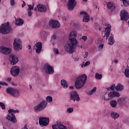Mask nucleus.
Masks as SVG:
<instances>
[{"mask_svg":"<svg viewBox=\"0 0 129 129\" xmlns=\"http://www.w3.org/2000/svg\"><path fill=\"white\" fill-rule=\"evenodd\" d=\"M48 35H49V33L47 31L41 30L39 33V38L41 40H46V38L48 37Z\"/></svg>","mask_w":129,"mask_h":129,"instance_id":"21","label":"nucleus"},{"mask_svg":"<svg viewBox=\"0 0 129 129\" xmlns=\"http://www.w3.org/2000/svg\"><path fill=\"white\" fill-rule=\"evenodd\" d=\"M73 86H70V89H71L72 90H73Z\"/></svg>","mask_w":129,"mask_h":129,"instance_id":"59","label":"nucleus"},{"mask_svg":"<svg viewBox=\"0 0 129 129\" xmlns=\"http://www.w3.org/2000/svg\"><path fill=\"white\" fill-rule=\"evenodd\" d=\"M75 61H78V60H79V58L78 57H76L75 58Z\"/></svg>","mask_w":129,"mask_h":129,"instance_id":"57","label":"nucleus"},{"mask_svg":"<svg viewBox=\"0 0 129 129\" xmlns=\"http://www.w3.org/2000/svg\"><path fill=\"white\" fill-rule=\"evenodd\" d=\"M37 9H38V8H37V7H36V8H34V11H37Z\"/></svg>","mask_w":129,"mask_h":129,"instance_id":"61","label":"nucleus"},{"mask_svg":"<svg viewBox=\"0 0 129 129\" xmlns=\"http://www.w3.org/2000/svg\"><path fill=\"white\" fill-rule=\"evenodd\" d=\"M34 48L37 54H40L42 51V42H39L34 45Z\"/></svg>","mask_w":129,"mask_h":129,"instance_id":"20","label":"nucleus"},{"mask_svg":"<svg viewBox=\"0 0 129 129\" xmlns=\"http://www.w3.org/2000/svg\"><path fill=\"white\" fill-rule=\"evenodd\" d=\"M78 42L75 41H70V42L67 43L64 45V51L68 54H73L77 48Z\"/></svg>","mask_w":129,"mask_h":129,"instance_id":"2","label":"nucleus"},{"mask_svg":"<svg viewBox=\"0 0 129 129\" xmlns=\"http://www.w3.org/2000/svg\"><path fill=\"white\" fill-rule=\"evenodd\" d=\"M102 99H103V100H111V99L110 98V97H109V94H105L104 95L102 96Z\"/></svg>","mask_w":129,"mask_h":129,"instance_id":"32","label":"nucleus"},{"mask_svg":"<svg viewBox=\"0 0 129 129\" xmlns=\"http://www.w3.org/2000/svg\"><path fill=\"white\" fill-rule=\"evenodd\" d=\"M120 20L121 21H127L129 19V14L128 12L125 10H122L120 14Z\"/></svg>","mask_w":129,"mask_h":129,"instance_id":"13","label":"nucleus"},{"mask_svg":"<svg viewBox=\"0 0 129 129\" xmlns=\"http://www.w3.org/2000/svg\"><path fill=\"white\" fill-rule=\"evenodd\" d=\"M6 119H8L9 121H11L13 123H16L17 121V118L15 114L11 112H9V114L6 116Z\"/></svg>","mask_w":129,"mask_h":129,"instance_id":"14","label":"nucleus"},{"mask_svg":"<svg viewBox=\"0 0 129 129\" xmlns=\"http://www.w3.org/2000/svg\"><path fill=\"white\" fill-rule=\"evenodd\" d=\"M88 0H83V2H84L85 3H86V2H87Z\"/></svg>","mask_w":129,"mask_h":129,"instance_id":"62","label":"nucleus"},{"mask_svg":"<svg viewBox=\"0 0 129 129\" xmlns=\"http://www.w3.org/2000/svg\"><path fill=\"white\" fill-rule=\"evenodd\" d=\"M12 85H15V84H14V83H12Z\"/></svg>","mask_w":129,"mask_h":129,"instance_id":"64","label":"nucleus"},{"mask_svg":"<svg viewBox=\"0 0 129 129\" xmlns=\"http://www.w3.org/2000/svg\"><path fill=\"white\" fill-rule=\"evenodd\" d=\"M15 23L17 26H23L24 25V20L20 18L16 19Z\"/></svg>","mask_w":129,"mask_h":129,"instance_id":"26","label":"nucleus"},{"mask_svg":"<svg viewBox=\"0 0 129 129\" xmlns=\"http://www.w3.org/2000/svg\"><path fill=\"white\" fill-rule=\"evenodd\" d=\"M9 61H10L11 65H15L19 62V57L15 54L10 55Z\"/></svg>","mask_w":129,"mask_h":129,"instance_id":"17","label":"nucleus"},{"mask_svg":"<svg viewBox=\"0 0 129 129\" xmlns=\"http://www.w3.org/2000/svg\"><path fill=\"white\" fill-rule=\"evenodd\" d=\"M33 13H32V10H27V15L29 17H32V15Z\"/></svg>","mask_w":129,"mask_h":129,"instance_id":"47","label":"nucleus"},{"mask_svg":"<svg viewBox=\"0 0 129 129\" xmlns=\"http://www.w3.org/2000/svg\"><path fill=\"white\" fill-rule=\"evenodd\" d=\"M112 62L115 64H117V63H118V60L117 59H115L112 61Z\"/></svg>","mask_w":129,"mask_h":129,"instance_id":"53","label":"nucleus"},{"mask_svg":"<svg viewBox=\"0 0 129 129\" xmlns=\"http://www.w3.org/2000/svg\"><path fill=\"white\" fill-rule=\"evenodd\" d=\"M39 123L42 127L49 124V118L41 117L39 119Z\"/></svg>","mask_w":129,"mask_h":129,"instance_id":"11","label":"nucleus"},{"mask_svg":"<svg viewBox=\"0 0 129 129\" xmlns=\"http://www.w3.org/2000/svg\"><path fill=\"white\" fill-rule=\"evenodd\" d=\"M87 80V76L85 74L79 76L76 79L75 86L77 89H81L85 85Z\"/></svg>","mask_w":129,"mask_h":129,"instance_id":"1","label":"nucleus"},{"mask_svg":"<svg viewBox=\"0 0 129 129\" xmlns=\"http://www.w3.org/2000/svg\"><path fill=\"white\" fill-rule=\"evenodd\" d=\"M103 46H104V44H101L99 46V49L101 50L103 48Z\"/></svg>","mask_w":129,"mask_h":129,"instance_id":"50","label":"nucleus"},{"mask_svg":"<svg viewBox=\"0 0 129 129\" xmlns=\"http://www.w3.org/2000/svg\"><path fill=\"white\" fill-rule=\"evenodd\" d=\"M10 5L12 7H13V6H15V0H10Z\"/></svg>","mask_w":129,"mask_h":129,"instance_id":"49","label":"nucleus"},{"mask_svg":"<svg viewBox=\"0 0 129 129\" xmlns=\"http://www.w3.org/2000/svg\"><path fill=\"white\" fill-rule=\"evenodd\" d=\"M76 5H77L76 0H69L67 3L69 11H73L75 7H76Z\"/></svg>","mask_w":129,"mask_h":129,"instance_id":"12","label":"nucleus"},{"mask_svg":"<svg viewBox=\"0 0 129 129\" xmlns=\"http://www.w3.org/2000/svg\"><path fill=\"white\" fill-rule=\"evenodd\" d=\"M12 30V28L9 24V22L2 24L0 27V33L3 35H7L9 33H11Z\"/></svg>","mask_w":129,"mask_h":129,"instance_id":"4","label":"nucleus"},{"mask_svg":"<svg viewBox=\"0 0 129 129\" xmlns=\"http://www.w3.org/2000/svg\"><path fill=\"white\" fill-rule=\"evenodd\" d=\"M113 38V35L111 34L110 37L108 39V44H109V45H113V44H114V38Z\"/></svg>","mask_w":129,"mask_h":129,"instance_id":"28","label":"nucleus"},{"mask_svg":"<svg viewBox=\"0 0 129 129\" xmlns=\"http://www.w3.org/2000/svg\"><path fill=\"white\" fill-rule=\"evenodd\" d=\"M23 4L22 5V8H24L26 6V3H25V1H23Z\"/></svg>","mask_w":129,"mask_h":129,"instance_id":"55","label":"nucleus"},{"mask_svg":"<svg viewBox=\"0 0 129 129\" xmlns=\"http://www.w3.org/2000/svg\"><path fill=\"white\" fill-rule=\"evenodd\" d=\"M107 8L109 9L110 10H111V11H113L115 9V7L114 6V5H113V3L111 2H108L107 4Z\"/></svg>","mask_w":129,"mask_h":129,"instance_id":"29","label":"nucleus"},{"mask_svg":"<svg viewBox=\"0 0 129 129\" xmlns=\"http://www.w3.org/2000/svg\"><path fill=\"white\" fill-rule=\"evenodd\" d=\"M37 10L40 13H45L47 12V7L42 4H39L37 6Z\"/></svg>","mask_w":129,"mask_h":129,"instance_id":"22","label":"nucleus"},{"mask_svg":"<svg viewBox=\"0 0 129 129\" xmlns=\"http://www.w3.org/2000/svg\"><path fill=\"white\" fill-rule=\"evenodd\" d=\"M110 116L113 118V119H117L119 117V114L117 113L114 111L111 112L110 113Z\"/></svg>","mask_w":129,"mask_h":129,"instance_id":"24","label":"nucleus"},{"mask_svg":"<svg viewBox=\"0 0 129 129\" xmlns=\"http://www.w3.org/2000/svg\"><path fill=\"white\" fill-rule=\"evenodd\" d=\"M59 129H68L66 126L62 123H59Z\"/></svg>","mask_w":129,"mask_h":129,"instance_id":"39","label":"nucleus"},{"mask_svg":"<svg viewBox=\"0 0 129 129\" xmlns=\"http://www.w3.org/2000/svg\"><path fill=\"white\" fill-rule=\"evenodd\" d=\"M124 87L123 86H122L120 84H118L117 86L115 87V89L116 91H122V90L123 89Z\"/></svg>","mask_w":129,"mask_h":129,"instance_id":"31","label":"nucleus"},{"mask_svg":"<svg viewBox=\"0 0 129 129\" xmlns=\"http://www.w3.org/2000/svg\"><path fill=\"white\" fill-rule=\"evenodd\" d=\"M52 129H59V123L55 124L52 126Z\"/></svg>","mask_w":129,"mask_h":129,"instance_id":"44","label":"nucleus"},{"mask_svg":"<svg viewBox=\"0 0 129 129\" xmlns=\"http://www.w3.org/2000/svg\"><path fill=\"white\" fill-rule=\"evenodd\" d=\"M0 106L2 107V109H6V105L4 103L0 102Z\"/></svg>","mask_w":129,"mask_h":129,"instance_id":"46","label":"nucleus"},{"mask_svg":"<svg viewBox=\"0 0 129 129\" xmlns=\"http://www.w3.org/2000/svg\"><path fill=\"white\" fill-rule=\"evenodd\" d=\"M30 89H32V86L31 85H29Z\"/></svg>","mask_w":129,"mask_h":129,"instance_id":"63","label":"nucleus"},{"mask_svg":"<svg viewBox=\"0 0 129 129\" xmlns=\"http://www.w3.org/2000/svg\"><path fill=\"white\" fill-rule=\"evenodd\" d=\"M70 99V100H73L74 102L77 101V102H79L81 101L80 96L77 91H73L69 93Z\"/></svg>","mask_w":129,"mask_h":129,"instance_id":"6","label":"nucleus"},{"mask_svg":"<svg viewBox=\"0 0 129 129\" xmlns=\"http://www.w3.org/2000/svg\"><path fill=\"white\" fill-rule=\"evenodd\" d=\"M12 51H13L12 48H8L4 46L0 47V52L1 53H3V54H5L6 55H8V54H11L12 53Z\"/></svg>","mask_w":129,"mask_h":129,"instance_id":"18","label":"nucleus"},{"mask_svg":"<svg viewBox=\"0 0 129 129\" xmlns=\"http://www.w3.org/2000/svg\"><path fill=\"white\" fill-rule=\"evenodd\" d=\"M8 112H10L11 113H19L20 112V111L18 110H14L13 109H10L8 110Z\"/></svg>","mask_w":129,"mask_h":129,"instance_id":"35","label":"nucleus"},{"mask_svg":"<svg viewBox=\"0 0 129 129\" xmlns=\"http://www.w3.org/2000/svg\"><path fill=\"white\" fill-rule=\"evenodd\" d=\"M73 111H74L73 108L70 107L67 109V112H68V113H72Z\"/></svg>","mask_w":129,"mask_h":129,"instance_id":"42","label":"nucleus"},{"mask_svg":"<svg viewBox=\"0 0 129 129\" xmlns=\"http://www.w3.org/2000/svg\"><path fill=\"white\" fill-rule=\"evenodd\" d=\"M95 77L96 79H98V80H100V79L102 78V75H101V74L96 73L95 75Z\"/></svg>","mask_w":129,"mask_h":129,"instance_id":"38","label":"nucleus"},{"mask_svg":"<svg viewBox=\"0 0 129 129\" xmlns=\"http://www.w3.org/2000/svg\"><path fill=\"white\" fill-rule=\"evenodd\" d=\"M28 48L29 50H31V48H32V46H31V45H28Z\"/></svg>","mask_w":129,"mask_h":129,"instance_id":"56","label":"nucleus"},{"mask_svg":"<svg viewBox=\"0 0 129 129\" xmlns=\"http://www.w3.org/2000/svg\"><path fill=\"white\" fill-rule=\"evenodd\" d=\"M111 28V26L109 24H107L106 25V27L105 28V32H104V35L103 33H102L103 37H106V40L108 39V37H109V34L110 33V28Z\"/></svg>","mask_w":129,"mask_h":129,"instance_id":"19","label":"nucleus"},{"mask_svg":"<svg viewBox=\"0 0 129 129\" xmlns=\"http://www.w3.org/2000/svg\"><path fill=\"white\" fill-rule=\"evenodd\" d=\"M123 3L124 7H128L129 6V0H121Z\"/></svg>","mask_w":129,"mask_h":129,"instance_id":"34","label":"nucleus"},{"mask_svg":"<svg viewBox=\"0 0 129 129\" xmlns=\"http://www.w3.org/2000/svg\"><path fill=\"white\" fill-rule=\"evenodd\" d=\"M110 105L113 108H115V107L117 105V101L115 100H113L110 101Z\"/></svg>","mask_w":129,"mask_h":129,"instance_id":"30","label":"nucleus"},{"mask_svg":"<svg viewBox=\"0 0 129 129\" xmlns=\"http://www.w3.org/2000/svg\"><path fill=\"white\" fill-rule=\"evenodd\" d=\"M90 65V61H86L85 63L84 62V67H86V66H89Z\"/></svg>","mask_w":129,"mask_h":129,"instance_id":"48","label":"nucleus"},{"mask_svg":"<svg viewBox=\"0 0 129 129\" xmlns=\"http://www.w3.org/2000/svg\"><path fill=\"white\" fill-rule=\"evenodd\" d=\"M10 73L14 77H17L20 74V67L17 66L12 67L10 70Z\"/></svg>","mask_w":129,"mask_h":129,"instance_id":"9","label":"nucleus"},{"mask_svg":"<svg viewBox=\"0 0 129 129\" xmlns=\"http://www.w3.org/2000/svg\"><path fill=\"white\" fill-rule=\"evenodd\" d=\"M48 103H47V101H46V100H43L40 102L38 105L34 106V110L35 112H40L42 111V110L45 109Z\"/></svg>","mask_w":129,"mask_h":129,"instance_id":"3","label":"nucleus"},{"mask_svg":"<svg viewBox=\"0 0 129 129\" xmlns=\"http://www.w3.org/2000/svg\"><path fill=\"white\" fill-rule=\"evenodd\" d=\"M6 91L7 93L10 94V95L13 96V97L17 98L20 96V91H19L18 89L10 87L7 88Z\"/></svg>","mask_w":129,"mask_h":129,"instance_id":"5","label":"nucleus"},{"mask_svg":"<svg viewBox=\"0 0 129 129\" xmlns=\"http://www.w3.org/2000/svg\"><path fill=\"white\" fill-rule=\"evenodd\" d=\"M7 81L8 82H11L12 81V78L10 77L7 78Z\"/></svg>","mask_w":129,"mask_h":129,"instance_id":"54","label":"nucleus"},{"mask_svg":"<svg viewBox=\"0 0 129 129\" xmlns=\"http://www.w3.org/2000/svg\"><path fill=\"white\" fill-rule=\"evenodd\" d=\"M13 45L14 49L15 51H20V50H22V42L21 41L20 39H14Z\"/></svg>","mask_w":129,"mask_h":129,"instance_id":"7","label":"nucleus"},{"mask_svg":"<svg viewBox=\"0 0 129 129\" xmlns=\"http://www.w3.org/2000/svg\"><path fill=\"white\" fill-rule=\"evenodd\" d=\"M60 84L62 87L64 89L68 88V83L65 80H61L60 81Z\"/></svg>","mask_w":129,"mask_h":129,"instance_id":"25","label":"nucleus"},{"mask_svg":"<svg viewBox=\"0 0 129 129\" xmlns=\"http://www.w3.org/2000/svg\"><path fill=\"white\" fill-rule=\"evenodd\" d=\"M1 85H3V86H8V84L4 82L0 81V88H2Z\"/></svg>","mask_w":129,"mask_h":129,"instance_id":"43","label":"nucleus"},{"mask_svg":"<svg viewBox=\"0 0 129 129\" xmlns=\"http://www.w3.org/2000/svg\"><path fill=\"white\" fill-rule=\"evenodd\" d=\"M57 40V36H56V34H53L51 38V42H55V41Z\"/></svg>","mask_w":129,"mask_h":129,"instance_id":"36","label":"nucleus"},{"mask_svg":"<svg viewBox=\"0 0 129 129\" xmlns=\"http://www.w3.org/2000/svg\"><path fill=\"white\" fill-rule=\"evenodd\" d=\"M76 37H77V32L76 31H72L69 35V41H72L73 42H76L78 43V41L76 39Z\"/></svg>","mask_w":129,"mask_h":129,"instance_id":"15","label":"nucleus"},{"mask_svg":"<svg viewBox=\"0 0 129 129\" xmlns=\"http://www.w3.org/2000/svg\"><path fill=\"white\" fill-rule=\"evenodd\" d=\"M109 96L111 98V99H112V98H114V97H119L120 96V95L119 94V93L117 92H110L109 93Z\"/></svg>","mask_w":129,"mask_h":129,"instance_id":"23","label":"nucleus"},{"mask_svg":"<svg viewBox=\"0 0 129 129\" xmlns=\"http://www.w3.org/2000/svg\"><path fill=\"white\" fill-rule=\"evenodd\" d=\"M116 86H115V84L112 85L110 87H108L107 88L108 90H114V89L115 88Z\"/></svg>","mask_w":129,"mask_h":129,"instance_id":"41","label":"nucleus"},{"mask_svg":"<svg viewBox=\"0 0 129 129\" xmlns=\"http://www.w3.org/2000/svg\"><path fill=\"white\" fill-rule=\"evenodd\" d=\"M84 58H87L88 57V52H86L85 55H84Z\"/></svg>","mask_w":129,"mask_h":129,"instance_id":"52","label":"nucleus"},{"mask_svg":"<svg viewBox=\"0 0 129 129\" xmlns=\"http://www.w3.org/2000/svg\"><path fill=\"white\" fill-rule=\"evenodd\" d=\"M3 129H8L7 127H6V126H3Z\"/></svg>","mask_w":129,"mask_h":129,"instance_id":"60","label":"nucleus"},{"mask_svg":"<svg viewBox=\"0 0 129 129\" xmlns=\"http://www.w3.org/2000/svg\"><path fill=\"white\" fill-rule=\"evenodd\" d=\"M125 100V98H119L117 99V102L119 103V104H121L122 102H123Z\"/></svg>","mask_w":129,"mask_h":129,"instance_id":"37","label":"nucleus"},{"mask_svg":"<svg viewBox=\"0 0 129 129\" xmlns=\"http://www.w3.org/2000/svg\"><path fill=\"white\" fill-rule=\"evenodd\" d=\"M28 11H32V10H34V7H35V4H33L32 5H28Z\"/></svg>","mask_w":129,"mask_h":129,"instance_id":"40","label":"nucleus"},{"mask_svg":"<svg viewBox=\"0 0 129 129\" xmlns=\"http://www.w3.org/2000/svg\"><path fill=\"white\" fill-rule=\"evenodd\" d=\"M46 100L47 103H48V102L51 103V102H53V97H52V96H48L46 97Z\"/></svg>","mask_w":129,"mask_h":129,"instance_id":"33","label":"nucleus"},{"mask_svg":"<svg viewBox=\"0 0 129 129\" xmlns=\"http://www.w3.org/2000/svg\"><path fill=\"white\" fill-rule=\"evenodd\" d=\"M60 23L57 21L50 20L48 23V29L52 28V29H57L60 28Z\"/></svg>","mask_w":129,"mask_h":129,"instance_id":"10","label":"nucleus"},{"mask_svg":"<svg viewBox=\"0 0 129 129\" xmlns=\"http://www.w3.org/2000/svg\"><path fill=\"white\" fill-rule=\"evenodd\" d=\"M43 69L46 74H49V75L54 74V68L50 66L48 63L45 64Z\"/></svg>","mask_w":129,"mask_h":129,"instance_id":"8","label":"nucleus"},{"mask_svg":"<svg viewBox=\"0 0 129 129\" xmlns=\"http://www.w3.org/2000/svg\"><path fill=\"white\" fill-rule=\"evenodd\" d=\"M82 68H84V62L83 63V64L81 65Z\"/></svg>","mask_w":129,"mask_h":129,"instance_id":"58","label":"nucleus"},{"mask_svg":"<svg viewBox=\"0 0 129 129\" xmlns=\"http://www.w3.org/2000/svg\"><path fill=\"white\" fill-rule=\"evenodd\" d=\"M97 89V88L96 87H94L91 90V91H90L87 92V95H89V96L93 95L94 93H95V92H96Z\"/></svg>","mask_w":129,"mask_h":129,"instance_id":"27","label":"nucleus"},{"mask_svg":"<svg viewBox=\"0 0 129 129\" xmlns=\"http://www.w3.org/2000/svg\"><path fill=\"white\" fill-rule=\"evenodd\" d=\"M82 40H84V41H86L87 40V36H83L82 37Z\"/></svg>","mask_w":129,"mask_h":129,"instance_id":"51","label":"nucleus"},{"mask_svg":"<svg viewBox=\"0 0 129 129\" xmlns=\"http://www.w3.org/2000/svg\"><path fill=\"white\" fill-rule=\"evenodd\" d=\"M80 16L83 17V21L87 23L90 21L89 15L85 11H81L80 12Z\"/></svg>","mask_w":129,"mask_h":129,"instance_id":"16","label":"nucleus"},{"mask_svg":"<svg viewBox=\"0 0 129 129\" xmlns=\"http://www.w3.org/2000/svg\"><path fill=\"white\" fill-rule=\"evenodd\" d=\"M53 52L54 54H56V55L59 54V50L58 49V48H54Z\"/></svg>","mask_w":129,"mask_h":129,"instance_id":"45","label":"nucleus"}]
</instances>
